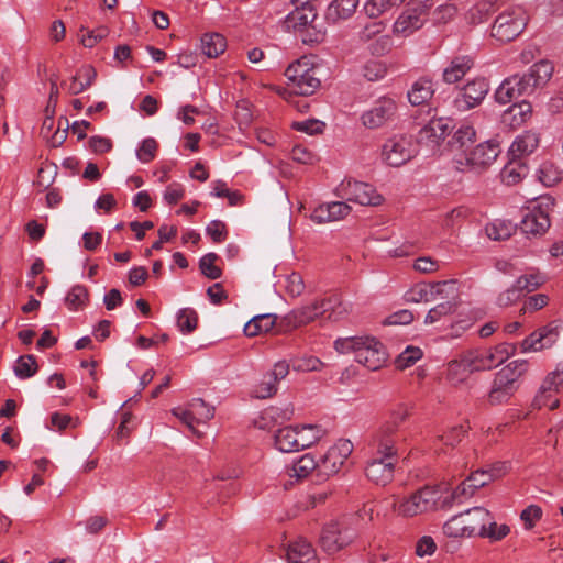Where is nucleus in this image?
Segmentation results:
<instances>
[{
  "instance_id": "e433bc0d",
  "label": "nucleus",
  "mask_w": 563,
  "mask_h": 563,
  "mask_svg": "<svg viewBox=\"0 0 563 563\" xmlns=\"http://www.w3.org/2000/svg\"><path fill=\"white\" fill-rule=\"evenodd\" d=\"M314 470L319 471V462L314 460L313 455L307 453L294 462L289 476L296 479H302L308 477Z\"/></svg>"
},
{
  "instance_id": "a18cd8bd",
  "label": "nucleus",
  "mask_w": 563,
  "mask_h": 563,
  "mask_svg": "<svg viewBox=\"0 0 563 563\" xmlns=\"http://www.w3.org/2000/svg\"><path fill=\"white\" fill-rule=\"evenodd\" d=\"M294 25L306 26L313 22L317 16L316 10L311 2L305 5H296L295 11L288 14Z\"/></svg>"
},
{
  "instance_id": "603ef678",
  "label": "nucleus",
  "mask_w": 563,
  "mask_h": 563,
  "mask_svg": "<svg viewBox=\"0 0 563 563\" xmlns=\"http://www.w3.org/2000/svg\"><path fill=\"white\" fill-rule=\"evenodd\" d=\"M277 382L272 378L267 373L263 376V379L254 386L252 396L257 399H266L272 397L277 391Z\"/></svg>"
},
{
  "instance_id": "4468645a",
  "label": "nucleus",
  "mask_w": 563,
  "mask_h": 563,
  "mask_svg": "<svg viewBox=\"0 0 563 563\" xmlns=\"http://www.w3.org/2000/svg\"><path fill=\"white\" fill-rule=\"evenodd\" d=\"M438 498V490L431 487H424L401 500L398 506L395 501L394 508L397 507L399 515L412 517L433 509Z\"/></svg>"
},
{
  "instance_id": "cd10ccee",
  "label": "nucleus",
  "mask_w": 563,
  "mask_h": 563,
  "mask_svg": "<svg viewBox=\"0 0 563 563\" xmlns=\"http://www.w3.org/2000/svg\"><path fill=\"white\" fill-rule=\"evenodd\" d=\"M453 128L452 120L449 118L432 119L420 130V137L437 143L443 140Z\"/></svg>"
},
{
  "instance_id": "6e6d98bb",
  "label": "nucleus",
  "mask_w": 563,
  "mask_h": 563,
  "mask_svg": "<svg viewBox=\"0 0 563 563\" xmlns=\"http://www.w3.org/2000/svg\"><path fill=\"white\" fill-rule=\"evenodd\" d=\"M477 490L471 486L468 478L463 481L452 493L450 498L443 500V506L449 507L453 503H462V499L472 497Z\"/></svg>"
},
{
  "instance_id": "72a5a7b5",
  "label": "nucleus",
  "mask_w": 563,
  "mask_h": 563,
  "mask_svg": "<svg viewBox=\"0 0 563 563\" xmlns=\"http://www.w3.org/2000/svg\"><path fill=\"white\" fill-rule=\"evenodd\" d=\"M433 93L434 89L432 82L429 79L421 78L413 82L407 97L412 106H420L429 101Z\"/></svg>"
},
{
  "instance_id": "774afa93",
  "label": "nucleus",
  "mask_w": 563,
  "mask_h": 563,
  "mask_svg": "<svg viewBox=\"0 0 563 563\" xmlns=\"http://www.w3.org/2000/svg\"><path fill=\"white\" fill-rule=\"evenodd\" d=\"M549 302V296L545 294H537L528 297L521 308L523 313L528 311H537L544 308Z\"/></svg>"
},
{
  "instance_id": "7c9ffc66",
  "label": "nucleus",
  "mask_w": 563,
  "mask_h": 563,
  "mask_svg": "<svg viewBox=\"0 0 563 563\" xmlns=\"http://www.w3.org/2000/svg\"><path fill=\"white\" fill-rule=\"evenodd\" d=\"M296 427H285L275 433V446L280 452L290 453L300 451Z\"/></svg>"
},
{
  "instance_id": "c03bdc74",
  "label": "nucleus",
  "mask_w": 563,
  "mask_h": 563,
  "mask_svg": "<svg viewBox=\"0 0 563 563\" xmlns=\"http://www.w3.org/2000/svg\"><path fill=\"white\" fill-rule=\"evenodd\" d=\"M514 283L522 294L532 292L545 283V277L540 272H536L521 275Z\"/></svg>"
},
{
  "instance_id": "bf43d9fd",
  "label": "nucleus",
  "mask_w": 563,
  "mask_h": 563,
  "mask_svg": "<svg viewBox=\"0 0 563 563\" xmlns=\"http://www.w3.org/2000/svg\"><path fill=\"white\" fill-rule=\"evenodd\" d=\"M455 309L454 303L444 301L430 309L424 318L426 324H432L440 321L443 317L451 314Z\"/></svg>"
},
{
  "instance_id": "79ce46f5",
  "label": "nucleus",
  "mask_w": 563,
  "mask_h": 563,
  "mask_svg": "<svg viewBox=\"0 0 563 563\" xmlns=\"http://www.w3.org/2000/svg\"><path fill=\"white\" fill-rule=\"evenodd\" d=\"M176 318L177 328L184 334L191 333L197 328L198 314L191 308L179 309Z\"/></svg>"
},
{
  "instance_id": "9b49d317",
  "label": "nucleus",
  "mask_w": 563,
  "mask_h": 563,
  "mask_svg": "<svg viewBox=\"0 0 563 563\" xmlns=\"http://www.w3.org/2000/svg\"><path fill=\"white\" fill-rule=\"evenodd\" d=\"M336 302L338 299L316 300L310 305L291 310L283 318L282 324L285 325L284 330L289 331L313 321L329 309L334 308Z\"/></svg>"
},
{
  "instance_id": "3c124183",
  "label": "nucleus",
  "mask_w": 563,
  "mask_h": 563,
  "mask_svg": "<svg viewBox=\"0 0 563 563\" xmlns=\"http://www.w3.org/2000/svg\"><path fill=\"white\" fill-rule=\"evenodd\" d=\"M485 231L490 240L504 241L511 235L512 225L511 223L496 220L492 223H488L485 228Z\"/></svg>"
},
{
  "instance_id": "13d9d810",
  "label": "nucleus",
  "mask_w": 563,
  "mask_h": 563,
  "mask_svg": "<svg viewBox=\"0 0 563 563\" xmlns=\"http://www.w3.org/2000/svg\"><path fill=\"white\" fill-rule=\"evenodd\" d=\"M217 260L218 255L216 253H208L199 261L201 273L210 279H218L221 277V269L214 265Z\"/></svg>"
},
{
  "instance_id": "1a4fd4ad",
  "label": "nucleus",
  "mask_w": 563,
  "mask_h": 563,
  "mask_svg": "<svg viewBox=\"0 0 563 563\" xmlns=\"http://www.w3.org/2000/svg\"><path fill=\"white\" fill-rule=\"evenodd\" d=\"M355 537L356 530L346 520L331 521L322 529L320 545L331 554L351 543Z\"/></svg>"
},
{
  "instance_id": "bb28decb",
  "label": "nucleus",
  "mask_w": 563,
  "mask_h": 563,
  "mask_svg": "<svg viewBox=\"0 0 563 563\" xmlns=\"http://www.w3.org/2000/svg\"><path fill=\"white\" fill-rule=\"evenodd\" d=\"M532 113V107L527 101L514 102L503 114V122L512 129L523 124Z\"/></svg>"
},
{
  "instance_id": "9d476101",
  "label": "nucleus",
  "mask_w": 563,
  "mask_h": 563,
  "mask_svg": "<svg viewBox=\"0 0 563 563\" xmlns=\"http://www.w3.org/2000/svg\"><path fill=\"white\" fill-rule=\"evenodd\" d=\"M285 76L289 88L301 96L312 95L320 86V80L314 76L313 69L299 60L287 67Z\"/></svg>"
},
{
  "instance_id": "c85d7f7f",
  "label": "nucleus",
  "mask_w": 563,
  "mask_h": 563,
  "mask_svg": "<svg viewBox=\"0 0 563 563\" xmlns=\"http://www.w3.org/2000/svg\"><path fill=\"white\" fill-rule=\"evenodd\" d=\"M473 67V60L468 56H457L443 69L442 77L448 84L461 80Z\"/></svg>"
},
{
  "instance_id": "4d7b16f0",
  "label": "nucleus",
  "mask_w": 563,
  "mask_h": 563,
  "mask_svg": "<svg viewBox=\"0 0 563 563\" xmlns=\"http://www.w3.org/2000/svg\"><path fill=\"white\" fill-rule=\"evenodd\" d=\"M157 147V142L153 137L144 139L135 150L137 159L144 164L150 163L155 158Z\"/></svg>"
},
{
  "instance_id": "aec40b11",
  "label": "nucleus",
  "mask_w": 563,
  "mask_h": 563,
  "mask_svg": "<svg viewBox=\"0 0 563 563\" xmlns=\"http://www.w3.org/2000/svg\"><path fill=\"white\" fill-rule=\"evenodd\" d=\"M395 463L389 460L373 457L366 465V477L376 485L385 486L394 478Z\"/></svg>"
},
{
  "instance_id": "f8f14e48",
  "label": "nucleus",
  "mask_w": 563,
  "mask_h": 563,
  "mask_svg": "<svg viewBox=\"0 0 563 563\" xmlns=\"http://www.w3.org/2000/svg\"><path fill=\"white\" fill-rule=\"evenodd\" d=\"M396 112L397 104L395 100L389 97H383L376 100L371 108L363 111L360 120L364 128L376 130L393 121Z\"/></svg>"
},
{
  "instance_id": "c9c22d12",
  "label": "nucleus",
  "mask_w": 563,
  "mask_h": 563,
  "mask_svg": "<svg viewBox=\"0 0 563 563\" xmlns=\"http://www.w3.org/2000/svg\"><path fill=\"white\" fill-rule=\"evenodd\" d=\"M298 442L300 450L307 449L321 440L327 431L319 424L297 426Z\"/></svg>"
},
{
  "instance_id": "412c9836",
  "label": "nucleus",
  "mask_w": 563,
  "mask_h": 563,
  "mask_svg": "<svg viewBox=\"0 0 563 563\" xmlns=\"http://www.w3.org/2000/svg\"><path fill=\"white\" fill-rule=\"evenodd\" d=\"M287 563H318L312 545L303 538L289 543L286 549Z\"/></svg>"
},
{
  "instance_id": "5fc2aeb1",
  "label": "nucleus",
  "mask_w": 563,
  "mask_h": 563,
  "mask_svg": "<svg viewBox=\"0 0 563 563\" xmlns=\"http://www.w3.org/2000/svg\"><path fill=\"white\" fill-rule=\"evenodd\" d=\"M421 349L417 346H407L396 358V366L399 369H405L412 366L417 361L422 357Z\"/></svg>"
},
{
  "instance_id": "680f3d73",
  "label": "nucleus",
  "mask_w": 563,
  "mask_h": 563,
  "mask_svg": "<svg viewBox=\"0 0 563 563\" xmlns=\"http://www.w3.org/2000/svg\"><path fill=\"white\" fill-rule=\"evenodd\" d=\"M393 8L389 0H366L363 10L367 16L377 18Z\"/></svg>"
},
{
  "instance_id": "b1692460",
  "label": "nucleus",
  "mask_w": 563,
  "mask_h": 563,
  "mask_svg": "<svg viewBox=\"0 0 563 563\" xmlns=\"http://www.w3.org/2000/svg\"><path fill=\"white\" fill-rule=\"evenodd\" d=\"M358 3L360 0H332L325 11L327 21L339 23L351 18L358 7Z\"/></svg>"
},
{
  "instance_id": "a19ab883",
  "label": "nucleus",
  "mask_w": 563,
  "mask_h": 563,
  "mask_svg": "<svg viewBox=\"0 0 563 563\" xmlns=\"http://www.w3.org/2000/svg\"><path fill=\"white\" fill-rule=\"evenodd\" d=\"M195 423H206L214 416V408L201 398H195L188 404Z\"/></svg>"
},
{
  "instance_id": "4be33fe9",
  "label": "nucleus",
  "mask_w": 563,
  "mask_h": 563,
  "mask_svg": "<svg viewBox=\"0 0 563 563\" xmlns=\"http://www.w3.org/2000/svg\"><path fill=\"white\" fill-rule=\"evenodd\" d=\"M445 284L446 282L434 284H416L406 291L404 298L406 302L409 303L431 302L437 299L441 287Z\"/></svg>"
},
{
  "instance_id": "a878e982",
  "label": "nucleus",
  "mask_w": 563,
  "mask_h": 563,
  "mask_svg": "<svg viewBox=\"0 0 563 563\" xmlns=\"http://www.w3.org/2000/svg\"><path fill=\"white\" fill-rule=\"evenodd\" d=\"M554 67L549 60H540L533 64L529 71L521 77L529 79V90L532 91L534 87L545 85L553 75Z\"/></svg>"
},
{
  "instance_id": "338daca9",
  "label": "nucleus",
  "mask_w": 563,
  "mask_h": 563,
  "mask_svg": "<svg viewBox=\"0 0 563 563\" xmlns=\"http://www.w3.org/2000/svg\"><path fill=\"white\" fill-rule=\"evenodd\" d=\"M364 77L369 81H376L385 77L386 67L379 62H368L363 68Z\"/></svg>"
},
{
  "instance_id": "09e8293b",
  "label": "nucleus",
  "mask_w": 563,
  "mask_h": 563,
  "mask_svg": "<svg viewBox=\"0 0 563 563\" xmlns=\"http://www.w3.org/2000/svg\"><path fill=\"white\" fill-rule=\"evenodd\" d=\"M88 301V291L82 285H75L65 297V303L70 310H78Z\"/></svg>"
},
{
  "instance_id": "423d86ee",
  "label": "nucleus",
  "mask_w": 563,
  "mask_h": 563,
  "mask_svg": "<svg viewBox=\"0 0 563 563\" xmlns=\"http://www.w3.org/2000/svg\"><path fill=\"white\" fill-rule=\"evenodd\" d=\"M499 153L500 147L497 141H485L467 153L464 161L462 158L456 159V167L461 172L481 173L496 161Z\"/></svg>"
},
{
  "instance_id": "c756f323",
  "label": "nucleus",
  "mask_w": 563,
  "mask_h": 563,
  "mask_svg": "<svg viewBox=\"0 0 563 563\" xmlns=\"http://www.w3.org/2000/svg\"><path fill=\"white\" fill-rule=\"evenodd\" d=\"M276 319L277 317L274 313L254 316L245 323L243 332L250 338L266 333L273 329L276 323Z\"/></svg>"
},
{
  "instance_id": "473e14b6",
  "label": "nucleus",
  "mask_w": 563,
  "mask_h": 563,
  "mask_svg": "<svg viewBox=\"0 0 563 563\" xmlns=\"http://www.w3.org/2000/svg\"><path fill=\"white\" fill-rule=\"evenodd\" d=\"M227 48V41L219 33H205L200 38L201 53L208 58L218 57Z\"/></svg>"
},
{
  "instance_id": "0e129e2a",
  "label": "nucleus",
  "mask_w": 563,
  "mask_h": 563,
  "mask_svg": "<svg viewBox=\"0 0 563 563\" xmlns=\"http://www.w3.org/2000/svg\"><path fill=\"white\" fill-rule=\"evenodd\" d=\"M542 517V509L537 505H530L526 507L521 514L520 519L523 521L525 528L531 530L537 521Z\"/></svg>"
},
{
  "instance_id": "a211bd4d",
  "label": "nucleus",
  "mask_w": 563,
  "mask_h": 563,
  "mask_svg": "<svg viewBox=\"0 0 563 563\" xmlns=\"http://www.w3.org/2000/svg\"><path fill=\"white\" fill-rule=\"evenodd\" d=\"M351 211L352 208L345 200L323 202L312 210L310 219L317 224H324L343 220Z\"/></svg>"
},
{
  "instance_id": "e2e57ef3",
  "label": "nucleus",
  "mask_w": 563,
  "mask_h": 563,
  "mask_svg": "<svg viewBox=\"0 0 563 563\" xmlns=\"http://www.w3.org/2000/svg\"><path fill=\"white\" fill-rule=\"evenodd\" d=\"M297 131L305 132L309 135L321 134L324 131L325 123L317 119H308L294 123Z\"/></svg>"
},
{
  "instance_id": "7ed1b4c3",
  "label": "nucleus",
  "mask_w": 563,
  "mask_h": 563,
  "mask_svg": "<svg viewBox=\"0 0 563 563\" xmlns=\"http://www.w3.org/2000/svg\"><path fill=\"white\" fill-rule=\"evenodd\" d=\"M528 23V15L521 7L506 9L495 19L492 36L500 43H508L519 36Z\"/></svg>"
},
{
  "instance_id": "052dcab7",
  "label": "nucleus",
  "mask_w": 563,
  "mask_h": 563,
  "mask_svg": "<svg viewBox=\"0 0 563 563\" xmlns=\"http://www.w3.org/2000/svg\"><path fill=\"white\" fill-rule=\"evenodd\" d=\"M466 432L467 429L463 424H456L443 432L440 440L444 445L454 446L462 441Z\"/></svg>"
},
{
  "instance_id": "6ab92c4d",
  "label": "nucleus",
  "mask_w": 563,
  "mask_h": 563,
  "mask_svg": "<svg viewBox=\"0 0 563 563\" xmlns=\"http://www.w3.org/2000/svg\"><path fill=\"white\" fill-rule=\"evenodd\" d=\"M529 79L519 75L506 78L495 91V100L499 104H507L516 101L519 97L531 92L529 90Z\"/></svg>"
},
{
  "instance_id": "dca6fc26",
  "label": "nucleus",
  "mask_w": 563,
  "mask_h": 563,
  "mask_svg": "<svg viewBox=\"0 0 563 563\" xmlns=\"http://www.w3.org/2000/svg\"><path fill=\"white\" fill-rule=\"evenodd\" d=\"M561 323L553 321L538 329L521 342L522 352H538L553 346L560 339Z\"/></svg>"
},
{
  "instance_id": "de8ad7c7",
  "label": "nucleus",
  "mask_w": 563,
  "mask_h": 563,
  "mask_svg": "<svg viewBox=\"0 0 563 563\" xmlns=\"http://www.w3.org/2000/svg\"><path fill=\"white\" fill-rule=\"evenodd\" d=\"M539 179L544 186H553L562 179L561 169L552 162H544L539 168Z\"/></svg>"
},
{
  "instance_id": "4c0bfd02",
  "label": "nucleus",
  "mask_w": 563,
  "mask_h": 563,
  "mask_svg": "<svg viewBox=\"0 0 563 563\" xmlns=\"http://www.w3.org/2000/svg\"><path fill=\"white\" fill-rule=\"evenodd\" d=\"M391 428L386 427L377 438V456L379 459L389 460L396 462L397 450L395 442L389 438Z\"/></svg>"
},
{
  "instance_id": "5701e85b",
  "label": "nucleus",
  "mask_w": 563,
  "mask_h": 563,
  "mask_svg": "<svg viewBox=\"0 0 563 563\" xmlns=\"http://www.w3.org/2000/svg\"><path fill=\"white\" fill-rule=\"evenodd\" d=\"M539 136L536 132L525 131L519 134L509 147V155L514 159L532 154L539 146Z\"/></svg>"
},
{
  "instance_id": "2eb2a0df",
  "label": "nucleus",
  "mask_w": 563,
  "mask_h": 563,
  "mask_svg": "<svg viewBox=\"0 0 563 563\" xmlns=\"http://www.w3.org/2000/svg\"><path fill=\"white\" fill-rule=\"evenodd\" d=\"M352 452L353 443L347 439H340L319 461V473L327 477L335 475Z\"/></svg>"
},
{
  "instance_id": "6e6552de",
  "label": "nucleus",
  "mask_w": 563,
  "mask_h": 563,
  "mask_svg": "<svg viewBox=\"0 0 563 563\" xmlns=\"http://www.w3.org/2000/svg\"><path fill=\"white\" fill-rule=\"evenodd\" d=\"M563 387V371L556 367L545 375L533 400L537 409H556L560 406V395Z\"/></svg>"
},
{
  "instance_id": "ea45409f",
  "label": "nucleus",
  "mask_w": 563,
  "mask_h": 563,
  "mask_svg": "<svg viewBox=\"0 0 563 563\" xmlns=\"http://www.w3.org/2000/svg\"><path fill=\"white\" fill-rule=\"evenodd\" d=\"M509 533L510 527L506 523L498 525L489 511V520L486 522L482 538L488 539L490 542H497L505 539Z\"/></svg>"
},
{
  "instance_id": "37998d69",
  "label": "nucleus",
  "mask_w": 563,
  "mask_h": 563,
  "mask_svg": "<svg viewBox=\"0 0 563 563\" xmlns=\"http://www.w3.org/2000/svg\"><path fill=\"white\" fill-rule=\"evenodd\" d=\"M13 371L20 379L32 377L37 371L35 357L33 355L20 356L13 365Z\"/></svg>"
},
{
  "instance_id": "2f4dec72",
  "label": "nucleus",
  "mask_w": 563,
  "mask_h": 563,
  "mask_svg": "<svg viewBox=\"0 0 563 563\" xmlns=\"http://www.w3.org/2000/svg\"><path fill=\"white\" fill-rule=\"evenodd\" d=\"M472 374L470 364L465 362L464 355L460 358L452 360L448 364L446 379L453 386H460L466 383Z\"/></svg>"
},
{
  "instance_id": "f03ea898",
  "label": "nucleus",
  "mask_w": 563,
  "mask_h": 563,
  "mask_svg": "<svg viewBox=\"0 0 563 563\" xmlns=\"http://www.w3.org/2000/svg\"><path fill=\"white\" fill-rule=\"evenodd\" d=\"M528 363L525 360H515L495 374L488 401L492 405L507 402L518 389V379L527 371Z\"/></svg>"
},
{
  "instance_id": "8fccbe9b",
  "label": "nucleus",
  "mask_w": 563,
  "mask_h": 563,
  "mask_svg": "<svg viewBox=\"0 0 563 563\" xmlns=\"http://www.w3.org/2000/svg\"><path fill=\"white\" fill-rule=\"evenodd\" d=\"M493 9V3L487 0H481L475 3L466 13L465 19L471 24L483 22Z\"/></svg>"
},
{
  "instance_id": "f3484780",
  "label": "nucleus",
  "mask_w": 563,
  "mask_h": 563,
  "mask_svg": "<svg viewBox=\"0 0 563 563\" xmlns=\"http://www.w3.org/2000/svg\"><path fill=\"white\" fill-rule=\"evenodd\" d=\"M489 91V85L484 78H476L468 81L460 91L454 100V104L460 111H467L477 107Z\"/></svg>"
},
{
  "instance_id": "ddd939ff",
  "label": "nucleus",
  "mask_w": 563,
  "mask_h": 563,
  "mask_svg": "<svg viewBox=\"0 0 563 563\" xmlns=\"http://www.w3.org/2000/svg\"><path fill=\"white\" fill-rule=\"evenodd\" d=\"M415 156V146L410 137L396 135L385 141L382 146L383 161L393 167L406 164Z\"/></svg>"
},
{
  "instance_id": "f704fd0d",
  "label": "nucleus",
  "mask_w": 563,
  "mask_h": 563,
  "mask_svg": "<svg viewBox=\"0 0 563 563\" xmlns=\"http://www.w3.org/2000/svg\"><path fill=\"white\" fill-rule=\"evenodd\" d=\"M97 74L96 70L90 66L81 67L75 76L71 77L70 84L68 86V92L70 95H79L89 88Z\"/></svg>"
},
{
  "instance_id": "f257e3e1",
  "label": "nucleus",
  "mask_w": 563,
  "mask_h": 563,
  "mask_svg": "<svg viewBox=\"0 0 563 563\" xmlns=\"http://www.w3.org/2000/svg\"><path fill=\"white\" fill-rule=\"evenodd\" d=\"M334 349L341 354H353L354 360L368 368L377 371L387 362V352L382 342L369 335L339 338Z\"/></svg>"
},
{
  "instance_id": "393cba45",
  "label": "nucleus",
  "mask_w": 563,
  "mask_h": 563,
  "mask_svg": "<svg viewBox=\"0 0 563 563\" xmlns=\"http://www.w3.org/2000/svg\"><path fill=\"white\" fill-rule=\"evenodd\" d=\"M465 515V525L466 530H468L470 537H481L483 534V530L486 527L487 520H489V510L484 507H473L464 511Z\"/></svg>"
},
{
  "instance_id": "58836bf2",
  "label": "nucleus",
  "mask_w": 563,
  "mask_h": 563,
  "mask_svg": "<svg viewBox=\"0 0 563 563\" xmlns=\"http://www.w3.org/2000/svg\"><path fill=\"white\" fill-rule=\"evenodd\" d=\"M528 174V167L520 161L511 159L501 170L503 181L507 185H516Z\"/></svg>"
},
{
  "instance_id": "20e7f679",
  "label": "nucleus",
  "mask_w": 563,
  "mask_h": 563,
  "mask_svg": "<svg viewBox=\"0 0 563 563\" xmlns=\"http://www.w3.org/2000/svg\"><path fill=\"white\" fill-rule=\"evenodd\" d=\"M334 195L360 206L376 207L384 201L383 196L368 183L344 178L334 189Z\"/></svg>"
},
{
  "instance_id": "69168bd1",
  "label": "nucleus",
  "mask_w": 563,
  "mask_h": 563,
  "mask_svg": "<svg viewBox=\"0 0 563 563\" xmlns=\"http://www.w3.org/2000/svg\"><path fill=\"white\" fill-rule=\"evenodd\" d=\"M522 296L523 294L519 288L516 287V284L514 283L505 291L498 295L496 302L499 307H508L517 302Z\"/></svg>"
},
{
  "instance_id": "0eeeda50",
  "label": "nucleus",
  "mask_w": 563,
  "mask_h": 563,
  "mask_svg": "<svg viewBox=\"0 0 563 563\" xmlns=\"http://www.w3.org/2000/svg\"><path fill=\"white\" fill-rule=\"evenodd\" d=\"M552 205L550 198L541 197L540 200L528 207L520 221V230L526 235L538 236L544 234L550 228L549 207Z\"/></svg>"
},
{
  "instance_id": "39448f33",
  "label": "nucleus",
  "mask_w": 563,
  "mask_h": 563,
  "mask_svg": "<svg viewBox=\"0 0 563 563\" xmlns=\"http://www.w3.org/2000/svg\"><path fill=\"white\" fill-rule=\"evenodd\" d=\"M432 7V0H411L406 10L394 23V32L402 36H409L423 26L428 12Z\"/></svg>"
},
{
  "instance_id": "49530a36",
  "label": "nucleus",
  "mask_w": 563,
  "mask_h": 563,
  "mask_svg": "<svg viewBox=\"0 0 563 563\" xmlns=\"http://www.w3.org/2000/svg\"><path fill=\"white\" fill-rule=\"evenodd\" d=\"M465 522L464 512L454 515L444 523L443 529L445 534L452 538L468 537V530H466L467 526Z\"/></svg>"
},
{
  "instance_id": "864d4df0",
  "label": "nucleus",
  "mask_w": 563,
  "mask_h": 563,
  "mask_svg": "<svg viewBox=\"0 0 563 563\" xmlns=\"http://www.w3.org/2000/svg\"><path fill=\"white\" fill-rule=\"evenodd\" d=\"M475 136L476 132L474 128L467 123H462L453 134L452 146L462 148L467 144L473 143L475 141Z\"/></svg>"
}]
</instances>
